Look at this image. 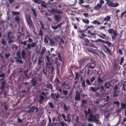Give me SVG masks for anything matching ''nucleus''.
Wrapping results in <instances>:
<instances>
[{
	"label": "nucleus",
	"mask_w": 126,
	"mask_h": 126,
	"mask_svg": "<svg viewBox=\"0 0 126 126\" xmlns=\"http://www.w3.org/2000/svg\"><path fill=\"white\" fill-rule=\"evenodd\" d=\"M46 86L47 88L48 89H50L51 90L53 89V87L52 85L51 84H47L46 85Z\"/></svg>",
	"instance_id": "cd10ccee"
},
{
	"label": "nucleus",
	"mask_w": 126,
	"mask_h": 126,
	"mask_svg": "<svg viewBox=\"0 0 126 126\" xmlns=\"http://www.w3.org/2000/svg\"><path fill=\"white\" fill-rule=\"evenodd\" d=\"M63 110L64 112H67L68 111L69 109L68 108L66 103L64 104L63 105Z\"/></svg>",
	"instance_id": "aec40b11"
},
{
	"label": "nucleus",
	"mask_w": 126,
	"mask_h": 126,
	"mask_svg": "<svg viewBox=\"0 0 126 126\" xmlns=\"http://www.w3.org/2000/svg\"><path fill=\"white\" fill-rule=\"evenodd\" d=\"M12 15L13 16H17L20 14L19 12L12 11Z\"/></svg>",
	"instance_id": "f704fd0d"
},
{
	"label": "nucleus",
	"mask_w": 126,
	"mask_h": 126,
	"mask_svg": "<svg viewBox=\"0 0 126 126\" xmlns=\"http://www.w3.org/2000/svg\"><path fill=\"white\" fill-rule=\"evenodd\" d=\"M58 90L59 91L60 94V97L61 98H63L65 96H66V98L68 100H69V99H71L72 97V93H69L68 94V91L67 90H63L59 88L58 89Z\"/></svg>",
	"instance_id": "f257e3e1"
},
{
	"label": "nucleus",
	"mask_w": 126,
	"mask_h": 126,
	"mask_svg": "<svg viewBox=\"0 0 126 126\" xmlns=\"http://www.w3.org/2000/svg\"><path fill=\"white\" fill-rule=\"evenodd\" d=\"M27 41H25L24 42L21 41L20 43L21 44H23L24 46H26L27 45V47L25 48V49H30L31 48H33L35 47L36 45V43L33 42L31 44H27Z\"/></svg>",
	"instance_id": "f03ea898"
},
{
	"label": "nucleus",
	"mask_w": 126,
	"mask_h": 126,
	"mask_svg": "<svg viewBox=\"0 0 126 126\" xmlns=\"http://www.w3.org/2000/svg\"><path fill=\"white\" fill-rule=\"evenodd\" d=\"M121 108H122V109L123 108L124 109H125L126 108V103H123V104H121Z\"/></svg>",
	"instance_id": "4d7b16f0"
},
{
	"label": "nucleus",
	"mask_w": 126,
	"mask_h": 126,
	"mask_svg": "<svg viewBox=\"0 0 126 126\" xmlns=\"http://www.w3.org/2000/svg\"><path fill=\"white\" fill-rule=\"evenodd\" d=\"M110 83L109 82H105L104 84V86L105 87L106 89H109L110 87Z\"/></svg>",
	"instance_id": "bb28decb"
},
{
	"label": "nucleus",
	"mask_w": 126,
	"mask_h": 126,
	"mask_svg": "<svg viewBox=\"0 0 126 126\" xmlns=\"http://www.w3.org/2000/svg\"><path fill=\"white\" fill-rule=\"evenodd\" d=\"M55 83H60V81L59 80L58 78V77H56L55 79Z\"/></svg>",
	"instance_id": "13d9d810"
},
{
	"label": "nucleus",
	"mask_w": 126,
	"mask_h": 126,
	"mask_svg": "<svg viewBox=\"0 0 126 126\" xmlns=\"http://www.w3.org/2000/svg\"><path fill=\"white\" fill-rule=\"evenodd\" d=\"M88 44H86L85 45L87 46H88L92 47H94V44L91 43L90 42L89 43H88Z\"/></svg>",
	"instance_id": "de8ad7c7"
},
{
	"label": "nucleus",
	"mask_w": 126,
	"mask_h": 126,
	"mask_svg": "<svg viewBox=\"0 0 126 126\" xmlns=\"http://www.w3.org/2000/svg\"><path fill=\"white\" fill-rule=\"evenodd\" d=\"M47 70H46H46H45L44 68H43V70H42V73L45 75L47 76Z\"/></svg>",
	"instance_id": "e433bc0d"
},
{
	"label": "nucleus",
	"mask_w": 126,
	"mask_h": 126,
	"mask_svg": "<svg viewBox=\"0 0 126 126\" xmlns=\"http://www.w3.org/2000/svg\"><path fill=\"white\" fill-rule=\"evenodd\" d=\"M124 58L123 56L120 59V61L119 64L120 65H122L124 61Z\"/></svg>",
	"instance_id": "a18cd8bd"
},
{
	"label": "nucleus",
	"mask_w": 126,
	"mask_h": 126,
	"mask_svg": "<svg viewBox=\"0 0 126 126\" xmlns=\"http://www.w3.org/2000/svg\"><path fill=\"white\" fill-rule=\"evenodd\" d=\"M30 82L32 83V86L33 87L35 86L37 83L38 84V82H37L35 78H33L30 80Z\"/></svg>",
	"instance_id": "1a4fd4ad"
},
{
	"label": "nucleus",
	"mask_w": 126,
	"mask_h": 126,
	"mask_svg": "<svg viewBox=\"0 0 126 126\" xmlns=\"http://www.w3.org/2000/svg\"><path fill=\"white\" fill-rule=\"evenodd\" d=\"M118 64L117 63H114L113 65V68L114 69H117L118 67Z\"/></svg>",
	"instance_id": "49530a36"
},
{
	"label": "nucleus",
	"mask_w": 126,
	"mask_h": 126,
	"mask_svg": "<svg viewBox=\"0 0 126 126\" xmlns=\"http://www.w3.org/2000/svg\"><path fill=\"white\" fill-rule=\"evenodd\" d=\"M80 34L81 35V36H80L79 37L83 39H84L85 38V37L86 36V35L84 33H81Z\"/></svg>",
	"instance_id": "ea45409f"
},
{
	"label": "nucleus",
	"mask_w": 126,
	"mask_h": 126,
	"mask_svg": "<svg viewBox=\"0 0 126 126\" xmlns=\"http://www.w3.org/2000/svg\"><path fill=\"white\" fill-rule=\"evenodd\" d=\"M99 89V87H91V89L94 92H96L97 90H98Z\"/></svg>",
	"instance_id": "b1692460"
},
{
	"label": "nucleus",
	"mask_w": 126,
	"mask_h": 126,
	"mask_svg": "<svg viewBox=\"0 0 126 126\" xmlns=\"http://www.w3.org/2000/svg\"><path fill=\"white\" fill-rule=\"evenodd\" d=\"M39 21L40 22V23L41 24L42 29H44V24L43 22L41 21L40 20H39Z\"/></svg>",
	"instance_id": "c03bdc74"
},
{
	"label": "nucleus",
	"mask_w": 126,
	"mask_h": 126,
	"mask_svg": "<svg viewBox=\"0 0 126 126\" xmlns=\"http://www.w3.org/2000/svg\"><path fill=\"white\" fill-rule=\"evenodd\" d=\"M60 39V37L59 36H58V37H56L54 38L55 41L57 42L59 41V39Z\"/></svg>",
	"instance_id": "69168bd1"
},
{
	"label": "nucleus",
	"mask_w": 126,
	"mask_h": 126,
	"mask_svg": "<svg viewBox=\"0 0 126 126\" xmlns=\"http://www.w3.org/2000/svg\"><path fill=\"white\" fill-rule=\"evenodd\" d=\"M62 16L59 15H55L54 16V18L57 21H58L59 20H60L62 18Z\"/></svg>",
	"instance_id": "ddd939ff"
},
{
	"label": "nucleus",
	"mask_w": 126,
	"mask_h": 126,
	"mask_svg": "<svg viewBox=\"0 0 126 126\" xmlns=\"http://www.w3.org/2000/svg\"><path fill=\"white\" fill-rule=\"evenodd\" d=\"M46 51V48L45 47H43L42 48V51L40 53L41 56H43L44 54V53Z\"/></svg>",
	"instance_id": "393cba45"
},
{
	"label": "nucleus",
	"mask_w": 126,
	"mask_h": 126,
	"mask_svg": "<svg viewBox=\"0 0 126 126\" xmlns=\"http://www.w3.org/2000/svg\"><path fill=\"white\" fill-rule=\"evenodd\" d=\"M93 23L94 24H97L98 25H100L101 24V23L98 21L97 20H95L93 21Z\"/></svg>",
	"instance_id": "603ef678"
},
{
	"label": "nucleus",
	"mask_w": 126,
	"mask_h": 126,
	"mask_svg": "<svg viewBox=\"0 0 126 126\" xmlns=\"http://www.w3.org/2000/svg\"><path fill=\"white\" fill-rule=\"evenodd\" d=\"M96 77L95 76L92 77L90 79V81L91 83H93L94 81L95 80V79Z\"/></svg>",
	"instance_id": "6e6d98bb"
},
{
	"label": "nucleus",
	"mask_w": 126,
	"mask_h": 126,
	"mask_svg": "<svg viewBox=\"0 0 126 126\" xmlns=\"http://www.w3.org/2000/svg\"><path fill=\"white\" fill-rule=\"evenodd\" d=\"M57 9H53L51 10V12L52 13H55L56 12Z\"/></svg>",
	"instance_id": "774afa93"
},
{
	"label": "nucleus",
	"mask_w": 126,
	"mask_h": 126,
	"mask_svg": "<svg viewBox=\"0 0 126 126\" xmlns=\"http://www.w3.org/2000/svg\"><path fill=\"white\" fill-rule=\"evenodd\" d=\"M7 39H9V41L8 42V44H10L12 43H13L14 42V41L12 39L11 37L7 38Z\"/></svg>",
	"instance_id": "8fccbe9b"
},
{
	"label": "nucleus",
	"mask_w": 126,
	"mask_h": 126,
	"mask_svg": "<svg viewBox=\"0 0 126 126\" xmlns=\"http://www.w3.org/2000/svg\"><path fill=\"white\" fill-rule=\"evenodd\" d=\"M82 20L84 23L87 24H89V20L87 18H85V19H82Z\"/></svg>",
	"instance_id": "72a5a7b5"
},
{
	"label": "nucleus",
	"mask_w": 126,
	"mask_h": 126,
	"mask_svg": "<svg viewBox=\"0 0 126 126\" xmlns=\"http://www.w3.org/2000/svg\"><path fill=\"white\" fill-rule=\"evenodd\" d=\"M108 31L109 34H111L112 33L113 34L114 32H115L116 33H117V31L116 30H114L113 29H108Z\"/></svg>",
	"instance_id": "4468645a"
},
{
	"label": "nucleus",
	"mask_w": 126,
	"mask_h": 126,
	"mask_svg": "<svg viewBox=\"0 0 126 126\" xmlns=\"http://www.w3.org/2000/svg\"><path fill=\"white\" fill-rule=\"evenodd\" d=\"M67 119H66V120L67 121H66L68 122L69 123L71 121V118L69 114H68L67 115Z\"/></svg>",
	"instance_id": "473e14b6"
},
{
	"label": "nucleus",
	"mask_w": 126,
	"mask_h": 126,
	"mask_svg": "<svg viewBox=\"0 0 126 126\" xmlns=\"http://www.w3.org/2000/svg\"><path fill=\"white\" fill-rule=\"evenodd\" d=\"M36 80L37 81V82L38 81V84H41L42 83V77L40 76H38L36 79Z\"/></svg>",
	"instance_id": "4be33fe9"
},
{
	"label": "nucleus",
	"mask_w": 126,
	"mask_h": 126,
	"mask_svg": "<svg viewBox=\"0 0 126 126\" xmlns=\"http://www.w3.org/2000/svg\"><path fill=\"white\" fill-rule=\"evenodd\" d=\"M49 40L50 42V45L51 46H53L54 45L55 42L53 41V39L52 38H49Z\"/></svg>",
	"instance_id": "7c9ffc66"
},
{
	"label": "nucleus",
	"mask_w": 126,
	"mask_h": 126,
	"mask_svg": "<svg viewBox=\"0 0 126 126\" xmlns=\"http://www.w3.org/2000/svg\"><path fill=\"white\" fill-rule=\"evenodd\" d=\"M42 58L40 57H39L38 59V64L39 65H41L43 64V63L42 61Z\"/></svg>",
	"instance_id": "412c9836"
},
{
	"label": "nucleus",
	"mask_w": 126,
	"mask_h": 126,
	"mask_svg": "<svg viewBox=\"0 0 126 126\" xmlns=\"http://www.w3.org/2000/svg\"><path fill=\"white\" fill-rule=\"evenodd\" d=\"M41 5L42 6L46 8L47 7V5L46 4V2L44 1H42L41 3Z\"/></svg>",
	"instance_id": "c9c22d12"
},
{
	"label": "nucleus",
	"mask_w": 126,
	"mask_h": 126,
	"mask_svg": "<svg viewBox=\"0 0 126 126\" xmlns=\"http://www.w3.org/2000/svg\"><path fill=\"white\" fill-rule=\"evenodd\" d=\"M122 109V108H118L116 111V112L117 113H119L121 111V110Z\"/></svg>",
	"instance_id": "338daca9"
},
{
	"label": "nucleus",
	"mask_w": 126,
	"mask_h": 126,
	"mask_svg": "<svg viewBox=\"0 0 126 126\" xmlns=\"http://www.w3.org/2000/svg\"><path fill=\"white\" fill-rule=\"evenodd\" d=\"M118 35V33H116L115 32H114L113 33V35H111V38H112V40H113L115 39L116 38V36H117Z\"/></svg>",
	"instance_id": "c756f323"
},
{
	"label": "nucleus",
	"mask_w": 126,
	"mask_h": 126,
	"mask_svg": "<svg viewBox=\"0 0 126 126\" xmlns=\"http://www.w3.org/2000/svg\"><path fill=\"white\" fill-rule=\"evenodd\" d=\"M1 85L0 87V90L2 91L4 88L5 87V86L6 82L5 81H3L1 82Z\"/></svg>",
	"instance_id": "f8f14e48"
},
{
	"label": "nucleus",
	"mask_w": 126,
	"mask_h": 126,
	"mask_svg": "<svg viewBox=\"0 0 126 126\" xmlns=\"http://www.w3.org/2000/svg\"><path fill=\"white\" fill-rule=\"evenodd\" d=\"M12 32L11 31H9L8 32L7 34V38L11 37L10 35L12 34Z\"/></svg>",
	"instance_id": "864d4df0"
},
{
	"label": "nucleus",
	"mask_w": 126,
	"mask_h": 126,
	"mask_svg": "<svg viewBox=\"0 0 126 126\" xmlns=\"http://www.w3.org/2000/svg\"><path fill=\"white\" fill-rule=\"evenodd\" d=\"M46 70H47L48 72H50L51 74H53L55 68L52 64L51 63L46 64Z\"/></svg>",
	"instance_id": "20e7f679"
},
{
	"label": "nucleus",
	"mask_w": 126,
	"mask_h": 126,
	"mask_svg": "<svg viewBox=\"0 0 126 126\" xmlns=\"http://www.w3.org/2000/svg\"><path fill=\"white\" fill-rule=\"evenodd\" d=\"M0 42L1 44H2L4 46H5L6 44V43L5 42V40L3 38H2Z\"/></svg>",
	"instance_id": "2f4dec72"
},
{
	"label": "nucleus",
	"mask_w": 126,
	"mask_h": 126,
	"mask_svg": "<svg viewBox=\"0 0 126 126\" xmlns=\"http://www.w3.org/2000/svg\"><path fill=\"white\" fill-rule=\"evenodd\" d=\"M111 18L110 16L109 15H108L104 18L103 20V22L107 21L108 22L110 20Z\"/></svg>",
	"instance_id": "2eb2a0df"
},
{
	"label": "nucleus",
	"mask_w": 126,
	"mask_h": 126,
	"mask_svg": "<svg viewBox=\"0 0 126 126\" xmlns=\"http://www.w3.org/2000/svg\"><path fill=\"white\" fill-rule=\"evenodd\" d=\"M43 34V32L41 30H40L39 31V35H41V37H42Z\"/></svg>",
	"instance_id": "e2e57ef3"
},
{
	"label": "nucleus",
	"mask_w": 126,
	"mask_h": 126,
	"mask_svg": "<svg viewBox=\"0 0 126 126\" xmlns=\"http://www.w3.org/2000/svg\"><path fill=\"white\" fill-rule=\"evenodd\" d=\"M45 98L42 95H40L39 97V99L38 101V102L41 104L42 103L44 99Z\"/></svg>",
	"instance_id": "6ab92c4d"
},
{
	"label": "nucleus",
	"mask_w": 126,
	"mask_h": 126,
	"mask_svg": "<svg viewBox=\"0 0 126 126\" xmlns=\"http://www.w3.org/2000/svg\"><path fill=\"white\" fill-rule=\"evenodd\" d=\"M16 55L17 57H16L15 58L16 61V62L19 63H23V61H22L21 60V59H22V58L21 57L19 52H18L16 53Z\"/></svg>",
	"instance_id": "423d86ee"
},
{
	"label": "nucleus",
	"mask_w": 126,
	"mask_h": 126,
	"mask_svg": "<svg viewBox=\"0 0 126 126\" xmlns=\"http://www.w3.org/2000/svg\"><path fill=\"white\" fill-rule=\"evenodd\" d=\"M101 7L102 6L99 4V3H98L94 7L93 9L96 10H99Z\"/></svg>",
	"instance_id": "dca6fc26"
},
{
	"label": "nucleus",
	"mask_w": 126,
	"mask_h": 126,
	"mask_svg": "<svg viewBox=\"0 0 126 126\" xmlns=\"http://www.w3.org/2000/svg\"><path fill=\"white\" fill-rule=\"evenodd\" d=\"M87 100L82 99L81 100V104L82 105H84V104H87Z\"/></svg>",
	"instance_id": "58836bf2"
},
{
	"label": "nucleus",
	"mask_w": 126,
	"mask_h": 126,
	"mask_svg": "<svg viewBox=\"0 0 126 126\" xmlns=\"http://www.w3.org/2000/svg\"><path fill=\"white\" fill-rule=\"evenodd\" d=\"M26 54L25 51L24 50H22L21 55L22 58L24 60L25 59Z\"/></svg>",
	"instance_id": "f3484780"
},
{
	"label": "nucleus",
	"mask_w": 126,
	"mask_h": 126,
	"mask_svg": "<svg viewBox=\"0 0 126 126\" xmlns=\"http://www.w3.org/2000/svg\"><path fill=\"white\" fill-rule=\"evenodd\" d=\"M48 104L49 105L50 107L52 108H53L54 107L52 103L51 102H49L48 103Z\"/></svg>",
	"instance_id": "052dcab7"
},
{
	"label": "nucleus",
	"mask_w": 126,
	"mask_h": 126,
	"mask_svg": "<svg viewBox=\"0 0 126 126\" xmlns=\"http://www.w3.org/2000/svg\"><path fill=\"white\" fill-rule=\"evenodd\" d=\"M104 1L103 0H100L99 1V4L102 7L103 4L104 3Z\"/></svg>",
	"instance_id": "0e129e2a"
},
{
	"label": "nucleus",
	"mask_w": 126,
	"mask_h": 126,
	"mask_svg": "<svg viewBox=\"0 0 126 126\" xmlns=\"http://www.w3.org/2000/svg\"><path fill=\"white\" fill-rule=\"evenodd\" d=\"M76 94L75 97V101H79L81 100L80 93L79 92H76Z\"/></svg>",
	"instance_id": "9d476101"
},
{
	"label": "nucleus",
	"mask_w": 126,
	"mask_h": 126,
	"mask_svg": "<svg viewBox=\"0 0 126 126\" xmlns=\"http://www.w3.org/2000/svg\"><path fill=\"white\" fill-rule=\"evenodd\" d=\"M106 3L110 7H116L119 5V4L118 3L114 4L111 1H108Z\"/></svg>",
	"instance_id": "6e6552de"
},
{
	"label": "nucleus",
	"mask_w": 126,
	"mask_h": 126,
	"mask_svg": "<svg viewBox=\"0 0 126 126\" xmlns=\"http://www.w3.org/2000/svg\"><path fill=\"white\" fill-rule=\"evenodd\" d=\"M46 58L47 61V63L46 64L51 63V62L49 60V57L48 56H47L46 57Z\"/></svg>",
	"instance_id": "3c124183"
},
{
	"label": "nucleus",
	"mask_w": 126,
	"mask_h": 126,
	"mask_svg": "<svg viewBox=\"0 0 126 126\" xmlns=\"http://www.w3.org/2000/svg\"><path fill=\"white\" fill-rule=\"evenodd\" d=\"M26 41H27V42H28V44H30L31 43H32V42H33V41L32 39L29 36L28 40Z\"/></svg>",
	"instance_id": "79ce46f5"
},
{
	"label": "nucleus",
	"mask_w": 126,
	"mask_h": 126,
	"mask_svg": "<svg viewBox=\"0 0 126 126\" xmlns=\"http://www.w3.org/2000/svg\"><path fill=\"white\" fill-rule=\"evenodd\" d=\"M118 96V94L117 93L116 91L114 90L113 95V97H116Z\"/></svg>",
	"instance_id": "680f3d73"
},
{
	"label": "nucleus",
	"mask_w": 126,
	"mask_h": 126,
	"mask_svg": "<svg viewBox=\"0 0 126 126\" xmlns=\"http://www.w3.org/2000/svg\"><path fill=\"white\" fill-rule=\"evenodd\" d=\"M102 35H98L99 36L100 38L103 39H106V40H108L109 38V37L108 36L107 37H106V35L105 34L103 33L102 34Z\"/></svg>",
	"instance_id": "a211bd4d"
},
{
	"label": "nucleus",
	"mask_w": 126,
	"mask_h": 126,
	"mask_svg": "<svg viewBox=\"0 0 126 126\" xmlns=\"http://www.w3.org/2000/svg\"><path fill=\"white\" fill-rule=\"evenodd\" d=\"M34 3H37L38 4H39L41 2L40 0H32Z\"/></svg>",
	"instance_id": "5fc2aeb1"
},
{
	"label": "nucleus",
	"mask_w": 126,
	"mask_h": 126,
	"mask_svg": "<svg viewBox=\"0 0 126 126\" xmlns=\"http://www.w3.org/2000/svg\"><path fill=\"white\" fill-rule=\"evenodd\" d=\"M95 64L94 63H91L88 66V68L94 69L95 67Z\"/></svg>",
	"instance_id": "5701e85b"
},
{
	"label": "nucleus",
	"mask_w": 126,
	"mask_h": 126,
	"mask_svg": "<svg viewBox=\"0 0 126 126\" xmlns=\"http://www.w3.org/2000/svg\"><path fill=\"white\" fill-rule=\"evenodd\" d=\"M15 20L18 22H19L20 20V16H16L15 18Z\"/></svg>",
	"instance_id": "37998d69"
},
{
	"label": "nucleus",
	"mask_w": 126,
	"mask_h": 126,
	"mask_svg": "<svg viewBox=\"0 0 126 126\" xmlns=\"http://www.w3.org/2000/svg\"><path fill=\"white\" fill-rule=\"evenodd\" d=\"M57 54L58 57L59 59V61L61 62H62L63 61V60L62 59L60 53H58Z\"/></svg>",
	"instance_id": "a19ab883"
},
{
	"label": "nucleus",
	"mask_w": 126,
	"mask_h": 126,
	"mask_svg": "<svg viewBox=\"0 0 126 126\" xmlns=\"http://www.w3.org/2000/svg\"><path fill=\"white\" fill-rule=\"evenodd\" d=\"M103 80L99 76L97 79V82L99 83L100 85L101 84V83L103 82Z\"/></svg>",
	"instance_id": "a878e982"
},
{
	"label": "nucleus",
	"mask_w": 126,
	"mask_h": 126,
	"mask_svg": "<svg viewBox=\"0 0 126 126\" xmlns=\"http://www.w3.org/2000/svg\"><path fill=\"white\" fill-rule=\"evenodd\" d=\"M32 11L34 16L35 17H36L37 16V14L36 12L35 9L32 8Z\"/></svg>",
	"instance_id": "09e8293b"
},
{
	"label": "nucleus",
	"mask_w": 126,
	"mask_h": 126,
	"mask_svg": "<svg viewBox=\"0 0 126 126\" xmlns=\"http://www.w3.org/2000/svg\"><path fill=\"white\" fill-rule=\"evenodd\" d=\"M81 84H82V87L83 88H85L86 87V85H85V81L84 80H83L82 82L81 83Z\"/></svg>",
	"instance_id": "bf43d9fd"
},
{
	"label": "nucleus",
	"mask_w": 126,
	"mask_h": 126,
	"mask_svg": "<svg viewBox=\"0 0 126 126\" xmlns=\"http://www.w3.org/2000/svg\"><path fill=\"white\" fill-rule=\"evenodd\" d=\"M88 120V121L90 122H93L94 121L97 124L99 123L98 120L96 118V115L94 116L92 113L90 114V117Z\"/></svg>",
	"instance_id": "39448f33"
},
{
	"label": "nucleus",
	"mask_w": 126,
	"mask_h": 126,
	"mask_svg": "<svg viewBox=\"0 0 126 126\" xmlns=\"http://www.w3.org/2000/svg\"><path fill=\"white\" fill-rule=\"evenodd\" d=\"M104 43L106 44L108 46L110 47L111 45V42H110L109 41H104Z\"/></svg>",
	"instance_id": "c85d7f7f"
},
{
	"label": "nucleus",
	"mask_w": 126,
	"mask_h": 126,
	"mask_svg": "<svg viewBox=\"0 0 126 126\" xmlns=\"http://www.w3.org/2000/svg\"><path fill=\"white\" fill-rule=\"evenodd\" d=\"M60 94L58 93H51L50 95L51 97L54 100L56 101L57 100L59 97H60Z\"/></svg>",
	"instance_id": "0eeeda50"
},
{
	"label": "nucleus",
	"mask_w": 126,
	"mask_h": 126,
	"mask_svg": "<svg viewBox=\"0 0 126 126\" xmlns=\"http://www.w3.org/2000/svg\"><path fill=\"white\" fill-rule=\"evenodd\" d=\"M103 47L107 50V51L109 53V55L110 56H111L112 55V52H111L110 50L109 47L106 45H103Z\"/></svg>",
	"instance_id": "9b49d317"
},
{
	"label": "nucleus",
	"mask_w": 126,
	"mask_h": 126,
	"mask_svg": "<svg viewBox=\"0 0 126 126\" xmlns=\"http://www.w3.org/2000/svg\"><path fill=\"white\" fill-rule=\"evenodd\" d=\"M26 20L27 22L29 28L30 29L35 30L34 24L31 19L30 16V15H28L25 16Z\"/></svg>",
	"instance_id": "7ed1b4c3"
},
{
	"label": "nucleus",
	"mask_w": 126,
	"mask_h": 126,
	"mask_svg": "<svg viewBox=\"0 0 126 126\" xmlns=\"http://www.w3.org/2000/svg\"><path fill=\"white\" fill-rule=\"evenodd\" d=\"M113 103L114 104L116 105L117 107H119V106L120 103L119 101H115L113 102Z\"/></svg>",
	"instance_id": "4c0bfd02"
}]
</instances>
